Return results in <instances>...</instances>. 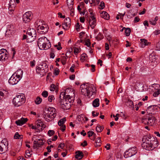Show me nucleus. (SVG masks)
<instances>
[{
	"instance_id": "nucleus-14",
	"label": "nucleus",
	"mask_w": 160,
	"mask_h": 160,
	"mask_svg": "<svg viewBox=\"0 0 160 160\" xmlns=\"http://www.w3.org/2000/svg\"><path fill=\"white\" fill-rule=\"evenodd\" d=\"M142 146L143 149L148 150H152L155 147L154 143H153L143 142L142 144Z\"/></svg>"
},
{
	"instance_id": "nucleus-51",
	"label": "nucleus",
	"mask_w": 160,
	"mask_h": 160,
	"mask_svg": "<svg viewBox=\"0 0 160 160\" xmlns=\"http://www.w3.org/2000/svg\"><path fill=\"white\" fill-rule=\"evenodd\" d=\"M94 134V132L92 131H89L88 132V136L89 137L93 136Z\"/></svg>"
},
{
	"instance_id": "nucleus-52",
	"label": "nucleus",
	"mask_w": 160,
	"mask_h": 160,
	"mask_svg": "<svg viewBox=\"0 0 160 160\" xmlns=\"http://www.w3.org/2000/svg\"><path fill=\"white\" fill-rule=\"evenodd\" d=\"M88 144L87 142L86 141L84 140L83 141V143H81V145L83 147H85Z\"/></svg>"
},
{
	"instance_id": "nucleus-39",
	"label": "nucleus",
	"mask_w": 160,
	"mask_h": 160,
	"mask_svg": "<svg viewBox=\"0 0 160 160\" xmlns=\"http://www.w3.org/2000/svg\"><path fill=\"white\" fill-rule=\"evenodd\" d=\"M14 137L15 139H21L23 138V136L22 135L19 134L18 132H17L15 133Z\"/></svg>"
},
{
	"instance_id": "nucleus-12",
	"label": "nucleus",
	"mask_w": 160,
	"mask_h": 160,
	"mask_svg": "<svg viewBox=\"0 0 160 160\" xmlns=\"http://www.w3.org/2000/svg\"><path fill=\"white\" fill-rule=\"evenodd\" d=\"M8 52L4 49H2L0 50V61H5L8 58Z\"/></svg>"
},
{
	"instance_id": "nucleus-45",
	"label": "nucleus",
	"mask_w": 160,
	"mask_h": 160,
	"mask_svg": "<svg viewBox=\"0 0 160 160\" xmlns=\"http://www.w3.org/2000/svg\"><path fill=\"white\" fill-rule=\"evenodd\" d=\"M55 89V86L54 84L51 85L50 87V90L51 91H54Z\"/></svg>"
},
{
	"instance_id": "nucleus-16",
	"label": "nucleus",
	"mask_w": 160,
	"mask_h": 160,
	"mask_svg": "<svg viewBox=\"0 0 160 160\" xmlns=\"http://www.w3.org/2000/svg\"><path fill=\"white\" fill-rule=\"evenodd\" d=\"M71 24V21L69 18H66L64 20V22L62 24L63 29L67 30L70 27Z\"/></svg>"
},
{
	"instance_id": "nucleus-17",
	"label": "nucleus",
	"mask_w": 160,
	"mask_h": 160,
	"mask_svg": "<svg viewBox=\"0 0 160 160\" xmlns=\"http://www.w3.org/2000/svg\"><path fill=\"white\" fill-rule=\"evenodd\" d=\"M47 112L51 116V118H54L56 115V111L55 109L53 107H49L47 110Z\"/></svg>"
},
{
	"instance_id": "nucleus-58",
	"label": "nucleus",
	"mask_w": 160,
	"mask_h": 160,
	"mask_svg": "<svg viewBox=\"0 0 160 160\" xmlns=\"http://www.w3.org/2000/svg\"><path fill=\"white\" fill-rule=\"evenodd\" d=\"M91 67L92 68V69H91V71L92 72H94L95 71V65H93V64H92L91 65Z\"/></svg>"
},
{
	"instance_id": "nucleus-28",
	"label": "nucleus",
	"mask_w": 160,
	"mask_h": 160,
	"mask_svg": "<svg viewBox=\"0 0 160 160\" xmlns=\"http://www.w3.org/2000/svg\"><path fill=\"white\" fill-rule=\"evenodd\" d=\"M13 32V26L12 27L9 29V26H8L7 28V29L5 35L7 37H9V35L12 34Z\"/></svg>"
},
{
	"instance_id": "nucleus-32",
	"label": "nucleus",
	"mask_w": 160,
	"mask_h": 160,
	"mask_svg": "<svg viewBox=\"0 0 160 160\" xmlns=\"http://www.w3.org/2000/svg\"><path fill=\"white\" fill-rule=\"evenodd\" d=\"M99 99L98 98L95 99L93 102L92 105L94 107H97L99 105Z\"/></svg>"
},
{
	"instance_id": "nucleus-59",
	"label": "nucleus",
	"mask_w": 160,
	"mask_h": 160,
	"mask_svg": "<svg viewBox=\"0 0 160 160\" xmlns=\"http://www.w3.org/2000/svg\"><path fill=\"white\" fill-rule=\"evenodd\" d=\"M95 112L94 111H93L92 112V115L93 117L98 116L99 115V112H97L96 114H95Z\"/></svg>"
},
{
	"instance_id": "nucleus-38",
	"label": "nucleus",
	"mask_w": 160,
	"mask_h": 160,
	"mask_svg": "<svg viewBox=\"0 0 160 160\" xmlns=\"http://www.w3.org/2000/svg\"><path fill=\"white\" fill-rule=\"evenodd\" d=\"M66 56H62L61 59V61L63 65H64L65 64L67 60V59L66 58Z\"/></svg>"
},
{
	"instance_id": "nucleus-23",
	"label": "nucleus",
	"mask_w": 160,
	"mask_h": 160,
	"mask_svg": "<svg viewBox=\"0 0 160 160\" xmlns=\"http://www.w3.org/2000/svg\"><path fill=\"white\" fill-rule=\"evenodd\" d=\"M8 95V92L5 90H3L2 91H0V101L3 100L5 97Z\"/></svg>"
},
{
	"instance_id": "nucleus-61",
	"label": "nucleus",
	"mask_w": 160,
	"mask_h": 160,
	"mask_svg": "<svg viewBox=\"0 0 160 160\" xmlns=\"http://www.w3.org/2000/svg\"><path fill=\"white\" fill-rule=\"evenodd\" d=\"M64 146L65 145L64 143H61L59 144V146H58V148H63L64 147Z\"/></svg>"
},
{
	"instance_id": "nucleus-25",
	"label": "nucleus",
	"mask_w": 160,
	"mask_h": 160,
	"mask_svg": "<svg viewBox=\"0 0 160 160\" xmlns=\"http://www.w3.org/2000/svg\"><path fill=\"white\" fill-rule=\"evenodd\" d=\"M43 117L48 122L52 121L54 118H51V116L48 112H45L43 114Z\"/></svg>"
},
{
	"instance_id": "nucleus-31",
	"label": "nucleus",
	"mask_w": 160,
	"mask_h": 160,
	"mask_svg": "<svg viewBox=\"0 0 160 160\" xmlns=\"http://www.w3.org/2000/svg\"><path fill=\"white\" fill-rule=\"evenodd\" d=\"M100 14L101 17L105 19L108 20L109 18V14L106 12H102Z\"/></svg>"
},
{
	"instance_id": "nucleus-43",
	"label": "nucleus",
	"mask_w": 160,
	"mask_h": 160,
	"mask_svg": "<svg viewBox=\"0 0 160 160\" xmlns=\"http://www.w3.org/2000/svg\"><path fill=\"white\" fill-rule=\"evenodd\" d=\"M42 95L44 98H46L48 96V92L46 91H44L42 93Z\"/></svg>"
},
{
	"instance_id": "nucleus-55",
	"label": "nucleus",
	"mask_w": 160,
	"mask_h": 160,
	"mask_svg": "<svg viewBox=\"0 0 160 160\" xmlns=\"http://www.w3.org/2000/svg\"><path fill=\"white\" fill-rule=\"evenodd\" d=\"M35 61L34 60H33L30 62V66L32 67L34 66L35 65Z\"/></svg>"
},
{
	"instance_id": "nucleus-40",
	"label": "nucleus",
	"mask_w": 160,
	"mask_h": 160,
	"mask_svg": "<svg viewBox=\"0 0 160 160\" xmlns=\"http://www.w3.org/2000/svg\"><path fill=\"white\" fill-rule=\"evenodd\" d=\"M42 101V99L39 97H38L35 100V103L37 104H40Z\"/></svg>"
},
{
	"instance_id": "nucleus-18",
	"label": "nucleus",
	"mask_w": 160,
	"mask_h": 160,
	"mask_svg": "<svg viewBox=\"0 0 160 160\" xmlns=\"http://www.w3.org/2000/svg\"><path fill=\"white\" fill-rule=\"evenodd\" d=\"M89 22L91 28L93 29L96 25V20L94 16H90Z\"/></svg>"
},
{
	"instance_id": "nucleus-13",
	"label": "nucleus",
	"mask_w": 160,
	"mask_h": 160,
	"mask_svg": "<svg viewBox=\"0 0 160 160\" xmlns=\"http://www.w3.org/2000/svg\"><path fill=\"white\" fill-rule=\"evenodd\" d=\"M20 78L16 77L15 74H13L8 80V82L12 85L16 84L20 81Z\"/></svg>"
},
{
	"instance_id": "nucleus-46",
	"label": "nucleus",
	"mask_w": 160,
	"mask_h": 160,
	"mask_svg": "<svg viewBox=\"0 0 160 160\" xmlns=\"http://www.w3.org/2000/svg\"><path fill=\"white\" fill-rule=\"evenodd\" d=\"M160 94V90L158 89L157 91L155 92L153 94V96L154 97H156Z\"/></svg>"
},
{
	"instance_id": "nucleus-29",
	"label": "nucleus",
	"mask_w": 160,
	"mask_h": 160,
	"mask_svg": "<svg viewBox=\"0 0 160 160\" xmlns=\"http://www.w3.org/2000/svg\"><path fill=\"white\" fill-rule=\"evenodd\" d=\"M13 74H15L16 77L18 78H20L21 79L22 76L23 71L21 69H19Z\"/></svg>"
},
{
	"instance_id": "nucleus-56",
	"label": "nucleus",
	"mask_w": 160,
	"mask_h": 160,
	"mask_svg": "<svg viewBox=\"0 0 160 160\" xmlns=\"http://www.w3.org/2000/svg\"><path fill=\"white\" fill-rule=\"evenodd\" d=\"M76 29L78 31L80 29V25L79 23V22H77L76 25Z\"/></svg>"
},
{
	"instance_id": "nucleus-15",
	"label": "nucleus",
	"mask_w": 160,
	"mask_h": 160,
	"mask_svg": "<svg viewBox=\"0 0 160 160\" xmlns=\"http://www.w3.org/2000/svg\"><path fill=\"white\" fill-rule=\"evenodd\" d=\"M32 13L31 12H26L23 16V20L25 23L29 22L32 18Z\"/></svg>"
},
{
	"instance_id": "nucleus-10",
	"label": "nucleus",
	"mask_w": 160,
	"mask_h": 160,
	"mask_svg": "<svg viewBox=\"0 0 160 160\" xmlns=\"http://www.w3.org/2000/svg\"><path fill=\"white\" fill-rule=\"evenodd\" d=\"M8 143L6 139H3L0 142V153L5 152L8 148Z\"/></svg>"
},
{
	"instance_id": "nucleus-11",
	"label": "nucleus",
	"mask_w": 160,
	"mask_h": 160,
	"mask_svg": "<svg viewBox=\"0 0 160 160\" xmlns=\"http://www.w3.org/2000/svg\"><path fill=\"white\" fill-rule=\"evenodd\" d=\"M156 120L154 117L152 116L148 118V119L146 118H142L141 119V122L145 124L152 126L154 124Z\"/></svg>"
},
{
	"instance_id": "nucleus-5",
	"label": "nucleus",
	"mask_w": 160,
	"mask_h": 160,
	"mask_svg": "<svg viewBox=\"0 0 160 160\" xmlns=\"http://www.w3.org/2000/svg\"><path fill=\"white\" fill-rule=\"evenodd\" d=\"M25 98L23 94L16 96L13 99V102L15 106L18 107L24 103Z\"/></svg>"
},
{
	"instance_id": "nucleus-22",
	"label": "nucleus",
	"mask_w": 160,
	"mask_h": 160,
	"mask_svg": "<svg viewBox=\"0 0 160 160\" xmlns=\"http://www.w3.org/2000/svg\"><path fill=\"white\" fill-rule=\"evenodd\" d=\"M36 123L37 128L40 129L42 130L44 128L45 125L41 120H38L36 122Z\"/></svg>"
},
{
	"instance_id": "nucleus-7",
	"label": "nucleus",
	"mask_w": 160,
	"mask_h": 160,
	"mask_svg": "<svg viewBox=\"0 0 160 160\" xmlns=\"http://www.w3.org/2000/svg\"><path fill=\"white\" fill-rule=\"evenodd\" d=\"M41 23L39 20H37L35 22V27L37 28L38 31L41 32L46 33L48 31V28L45 24H39Z\"/></svg>"
},
{
	"instance_id": "nucleus-33",
	"label": "nucleus",
	"mask_w": 160,
	"mask_h": 160,
	"mask_svg": "<svg viewBox=\"0 0 160 160\" xmlns=\"http://www.w3.org/2000/svg\"><path fill=\"white\" fill-rule=\"evenodd\" d=\"M150 60L152 62H156V59L155 56L154 55V54H151L149 56V57Z\"/></svg>"
},
{
	"instance_id": "nucleus-26",
	"label": "nucleus",
	"mask_w": 160,
	"mask_h": 160,
	"mask_svg": "<svg viewBox=\"0 0 160 160\" xmlns=\"http://www.w3.org/2000/svg\"><path fill=\"white\" fill-rule=\"evenodd\" d=\"M141 47L143 48L146 46H148L151 44L150 42H148V41L145 39H141Z\"/></svg>"
},
{
	"instance_id": "nucleus-42",
	"label": "nucleus",
	"mask_w": 160,
	"mask_h": 160,
	"mask_svg": "<svg viewBox=\"0 0 160 160\" xmlns=\"http://www.w3.org/2000/svg\"><path fill=\"white\" fill-rule=\"evenodd\" d=\"M55 99L54 96L52 95L49 96L48 98V101L50 102H51L53 100H54Z\"/></svg>"
},
{
	"instance_id": "nucleus-48",
	"label": "nucleus",
	"mask_w": 160,
	"mask_h": 160,
	"mask_svg": "<svg viewBox=\"0 0 160 160\" xmlns=\"http://www.w3.org/2000/svg\"><path fill=\"white\" fill-rule=\"evenodd\" d=\"M80 49L77 48H75L74 49V52L75 55L77 54L79 52Z\"/></svg>"
},
{
	"instance_id": "nucleus-41",
	"label": "nucleus",
	"mask_w": 160,
	"mask_h": 160,
	"mask_svg": "<svg viewBox=\"0 0 160 160\" xmlns=\"http://www.w3.org/2000/svg\"><path fill=\"white\" fill-rule=\"evenodd\" d=\"M131 32V29L130 28H126L125 31V35L127 36H128L130 35Z\"/></svg>"
},
{
	"instance_id": "nucleus-62",
	"label": "nucleus",
	"mask_w": 160,
	"mask_h": 160,
	"mask_svg": "<svg viewBox=\"0 0 160 160\" xmlns=\"http://www.w3.org/2000/svg\"><path fill=\"white\" fill-rule=\"evenodd\" d=\"M58 45V47L57 48V49L58 50H60L62 49V48L61 46V43L60 42H58V44H57Z\"/></svg>"
},
{
	"instance_id": "nucleus-20",
	"label": "nucleus",
	"mask_w": 160,
	"mask_h": 160,
	"mask_svg": "<svg viewBox=\"0 0 160 160\" xmlns=\"http://www.w3.org/2000/svg\"><path fill=\"white\" fill-rule=\"evenodd\" d=\"M153 138L151 137L144 136L142 138V141L143 142L151 143H154L156 141L152 140Z\"/></svg>"
},
{
	"instance_id": "nucleus-37",
	"label": "nucleus",
	"mask_w": 160,
	"mask_h": 160,
	"mask_svg": "<svg viewBox=\"0 0 160 160\" xmlns=\"http://www.w3.org/2000/svg\"><path fill=\"white\" fill-rule=\"evenodd\" d=\"M87 55L85 53H82L80 56V60L82 62H84L86 59Z\"/></svg>"
},
{
	"instance_id": "nucleus-57",
	"label": "nucleus",
	"mask_w": 160,
	"mask_h": 160,
	"mask_svg": "<svg viewBox=\"0 0 160 160\" xmlns=\"http://www.w3.org/2000/svg\"><path fill=\"white\" fill-rule=\"evenodd\" d=\"M61 130H62V132H64L66 129V126L65 125H62L61 126Z\"/></svg>"
},
{
	"instance_id": "nucleus-8",
	"label": "nucleus",
	"mask_w": 160,
	"mask_h": 160,
	"mask_svg": "<svg viewBox=\"0 0 160 160\" xmlns=\"http://www.w3.org/2000/svg\"><path fill=\"white\" fill-rule=\"evenodd\" d=\"M137 152L138 149L136 147L131 148L125 152L124 157L125 158L131 157L136 154Z\"/></svg>"
},
{
	"instance_id": "nucleus-50",
	"label": "nucleus",
	"mask_w": 160,
	"mask_h": 160,
	"mask_svg": "<svg viewBox=\"0 0 160 160\" xmlns=\"http://www.w3.org/2000/svg\"><path fill=\"white\" fill-rule=\"evenodd\" d=\"M90 42L89 39H87L85 42V45L87 46L88 47H89L90 46Z\"/></svg>"
},
{
	"instance_id": "nucleus-4",
	"label": "nucleus",
	"mask_w": 160,
	"mask_h": 160,
	"mask_svg": "<svg viewBox=\"0 0 160 160\" xmlns=\"http://www.w3.org/2000/svg\"><path fill=\"white\" fill-rule=\"evenodd\" d=\"M48 66L44 62H42L37 66L36 68V71L37 74L43 76L45 74L46 70L48 68Z\"/></svg>"
},
{
	"instance_id": "nucleus-53",
	"label": "nucleus",
	"mask_w": 160,
	"mask_h": 160,
	"mask_svg": "<svg viewBox=\"0 0 160 160\" xmlns=\"http://www.w3.org/2000/svg\"><path fill=\"white\" fill-rule=\"evenodd\" d=\"M156 47L158 50H160V42H158L156 45Z\"/></svg>"
},
{
	"instance_id": "nucleus-27",
	"label": "nucleus",
	"mask_w": 160,
	"mask_h": 160,
	"mask_svg": "<svg viewBox=\"0 0 160 160\" xmlns=\"http://www.w3.org/2000/svg\"><path fill=\"white\" fill-rule=\"evenodd\" d=\"M75 153L76 154L75 158L78 160L81 159L84 156L83 152L79 151L76 152Z\"/></svg>"
},
{
	"instance_id": "nucleus-49",
	"label": "nucleus",
	"mask_w": 160,
	"mask_h": 160,
	"mask_svg": "<svg viewBox=\"0 0 160 160\" xmlns=\"http://www.w3.org/2000/svg\"><path fill=\"white\" fill-rule=\"evenodd\" d=\"M59 72V69L58 68H56L55 69L54 72V74L55 75H58Z\"/></svg>"
},
{
	"instance_id": "nucleus-3",
	"label": "nucleus",
	"mask_w": 160,
	"mask_h": 160,
	"mask_svg": "<svg viewBox=\"0 0 160 160\" xmlns=\"http://www.w3.org/2000/svg\"><path fill=\"white\" fill-rule=\"evenodd\" d=\"M73 100V96H68L65 99L62 100L59 102L61 108L64 110L69 109L71 107V103Z\"/></svg>"
},
{
	"instance_id": "nucleus-60",
	"label": "nucleus",
	"mask_w": 160,
	"mask_h": 160,
	"mask_svg": "<svg viewBox=\"0 0 160 160\" xmlns=\"http://www.w3.org/2000/svg\"><path fill=\"white\" fill-rule=\"evenodd\" d=\"M105 148H106L107 150H109L110 148V144L109 143H108L105 146Z\"/></svg>"
},
{
	"instance_id": "nucleus-35",
	"label": "nucleus",
	"mask_w": 160,
	"mask_h": 160,
	"mask_svg": "<svg viewBox=\"0 0 160 160\" xmlns=\"http://www.w3.org/2000/svg\"><path fill=\"white\" fill-rule=\"evenodd\" d=\"M158 20V18L156 16L154 20H151L149 21L150 24L153 25H155L156 24V22Z\"/></svg>"
},
{
	"instance_id": "nucleus-30",
	"label": "nucleus",
	"mask_w": 160,
	"mask_h": 160,
	"mask_svg": "<svg viewBox=\"0 0 160 160\" xmlns=\"http://www.w3.org/2000/svg\"><path fill=\"white\" fill-rule=\"evenodd\" d=\"M12 2L15 3V0H11L10 2L8 9H9V13L10 14H11L13 13V12L15 9H12Z\"/></svg>"
},
{
	"instance_id": "nucleus-63",
	"label": "nucleus",
	"mask_w": 160,
	"mask_h": 160,
	"mask_svg": "<svg viewBox=\"0 0 160 160\" xmlns=\"http://www.w3.org/2000/svg\"><path fill=\"white\" fill-rule=\"evenodd\" d=\"M101 140L100 139V138H98L95 141V142L96 144H97V143H100L101 142Z\"/></svg>"
},
{
	"instance_id": "nucleus-54",
	"label": "nucleus",
	"mask_w": 160,
	"mask_h": 160,
	"mask_svg": "<svg viewBox=\"0 0 160 160\" xmlns=\"http://www.w3.org/2000/svg\"><path fill=\"white\" fill-rule=\"evenodd\" d=\"M153 33L155 35H157L160 33V30H156Z\"/></svg>"
},
{
	"instance_id": "nucleus-19",
	"label": "nucleus",
	"mask_w": 160,
	"mask_h": 160,
	"mask_svg": "<svg viewBox=\"0 0 160 160\" xmlns=\"http://www.w3.org/2000/svg\"><path fill=\"white\" fill-rule=\"evenodd\" d=\"M156 106H153V105H151L149 106L147 110V112L148 114L150 116H152L154 111H156Z\"/></svg>"
},
{
	"instance_id": "nucleus-6",
	"label": "nucleus",
	"mask_w": 160,
	"mask_h": 160,
	"mask_svg": "<svg viewBox=\"0 0 160 160\" xmlns=\"http://www.w3.org/2000/svg\"><path fill=\"white\" fill-rule=\"evenodd\" d=\"M28 35L27 42H31L34 40L36 36V33L35 30L33 29H30L28 30L27 33Z\"/></svg>"
},
{
	"instance_id": "nucleus-36",
	"label": "nucleus",
	"mask_w": 160,
	"mask_h": 160,
	"mask_svg": "<svg viewBox=\"0 0 160 160\" xmlns=\"http://www.w3.org/2000/svg\"><path fill=\"white\" fill-rule=\"evenodd\" d=\"M66 121V119L65 118H63L61 119L58 122V124L59 126H61L64 125L63 124Z\"/></svg>"
},
{
	"instance_id": "nucleus-1",
	"label": "nucleus",
	"mask_w": 160,
	"mask_h": 160,
	"mask_svg": "<svg viewBox=\"0 0 160 160\" xmlns=\"http://www.w3.org/2000/svg\"><path fill=\"white\" fill-rule=\"evenodd\" d=\"M81 93L82 95L90 98L95 95L96 91L94 86L92 84H82L80 87Z\"/></svg>"
},
{
	"instance_id": "nucleus-21",
	"label": "nucleus",
	"mask_w": 160,
	"mask_h": 160,
	"mask_svg": "<svg viewBox=\"0 0 160 160\" xmlns=\"http://www.w3.org/2000/svg\"><path fill=\"white\" fill-rule=\"evenodd\" d=\"M28 119L27 118H22L16 121L15 123L18 125H22L28 121Z\"/></svg>"
},
{
	"instance_id": "nucleus-2",
	"label": "nucleus",
	"mask_w": 160,
	"mask_h": 160,
	"mask_svg": "<svg viewBox=\"0 0 160 160\" xmlns=\"http://www.w3.org/2000/svg\"><path fill=\"white\" fill-rule=\"evenodd\" d=\"M38 45L41 50H47L51 47L50 42L45 37H42L38 39Z\"/></svg>"
},
{
	"instance_id": "nucleus-9",
	"label": "nucleus",
	"mask_w": 160,
	"mask_h": 160,
	"mask_svg": "<svg viewBox=\"0 0 160 160\" xmlns=\"http://www.w3.org/2000/svg\"><path fill=\"white\" fill-rule=\"evenodd\" d=\"M72 93L73 96H74L75 94V91L73 89H71L67 88L65 89L64 92H62L60 95V98H61L62 97L63 98V99H65V98H67L68 96H71Z\"/></svg>"
},
{
	"instance_id": "nucleus-47",
	"label": "nucleus",
	"mask_w": 160,
	"mask_h": 160,
	"mask_svg": "<svg viewBox=\"0 0 160 160\" xmlns=\"http://www.w3.org/2000/svg\"><path fill=\"white\" fill-rule=\"evenodd\" d=\"M105 7V4L103 2H101L99 5V8L101 9H103Z\"/></svg>"
},
{
	"instance_id": "nucleus-24",
	"label": "nucleus",
	"mask_w": 160,
	"mask_h": 160,
	"mask_svg": "<svg viewBox=\"0 0 160 160\" xmlns=\"http://www.w3.org/2000/svg\"><path fill=\"white\" fill-rule=\"evenodd\" d=\"M33 147L34 148H37L38 147H40L43 144V142L42 139H38L37 141H34L33 142Z\"/></svg>"
},
{
	"instance_id": "nucleus-64",
	"label": "nucleus",
	"mask_w": 160,
	"mask_h": 160,
	"mask_svg": "<svg viewBox=\"0 0 160 160\" xmlns=\"http://www.w3.org/2000/svg\"><path fill=\"white\" fill-rule=\"evenodd\" d=\"M102 60H101L100 59H99L98 60L97 64H100V66H102Z\"/></svg>"
},
{
	"instance_id": "nucleus-34",
	"label": "nucleus",
	"mask_w": 160,
	"mask_h": 160,
	"mask_svg": "<svg viewBox=\"0 0 160 160\" xmlns=\"http://www.w3.org/2000/svg\"><path fill=\"white\" fill-rule=\"evenodd\" d=\"M104 128L103 126H101L99 124H98L96 128V131L97 132H101Z\"/></svg>"
},
{
	"instance_id": "nucleus-44",
	"label": "nucleus",
	"mask_w": 160,
	"mask_h": 160,
	"mask_svg": "<svg viewBox=\"0 0 160 160\" xmlns=\"http://www.w3.org/2000/svg\"><path fill=\"white\" fill-rule=\"evenodd\" d=\"M55 133V132L52 130H49L48 131V134L49 136H51L53 135Z\"/></svg>"
}]
</instances>
